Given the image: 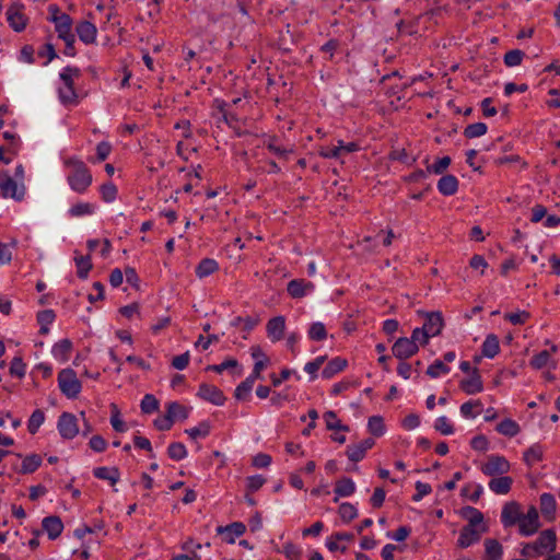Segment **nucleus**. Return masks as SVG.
Segmentation results:
<instances>
[{
    "label": "nucleus",
    "instance_id": "1",
    "mask_svg": "<svg viewBox=\"0 0 560 560\" xmlns=\"http://www.w3.org/2000/svg\"><path fill=\"white\" fill-rule=\"evenodd\" d=\"M65 165L69 170L67 174L69 187L77 194H84L93 182L92 174L88 166L78 158L67 159Z\"/></svg>",
    "mask_w": 560,
    "mask_h": 560
},
{
    "label": "nucleus",
    "instance_id": "2",
    "mask_svg": "<svg viewBox=\"0 0 560 560\" xmlns=\"http://www.w3.org/2000/svg\"><path fill=\"white\" fill-rule=\"evenodd\" d=\"M557 547V535L553 529H545L530 542L522 545L521 555L525 558H538L553 553Z\"/></svg>",
    "mask_w": 560,
    "mask_h": 560
},
{
    "label": "nucleus",
    "instance_id": "3",
    "mask_svg": "<svg viewBox=\"0 0 560 560\" xmlns=\"http://www.w3.org/2000/svg\"><path fill=\"white\" fill-rule=\"evenodd\" d=\"M80 77V69L70 66L63 68L59 73L58 96L63 105H74L78 103V93L74 84Z\"/></svg>",
    "mask_w": 560,
    "mask_h": 560
},
{
    "label": "nucleus",
    "instance_id": "4",
    "mask_svg": "<svg viewBox=\"0 0 560 560\" xmlns=\"http://www.w3.org/2000/svg\"><path fill=\"white\" fill-rule=\"evenodd\" d=\"M0 194L2 198H11L15 201H21L25 195V185L12 178L8 172H0Z\"/></svg>",
    "mask_w": 560,
    "mask_h": 560
},
{
    "label": "nucleus",
    "instance_id": "5",
    "mask_svg": "<svg viewBox=\"0 0 560 560\" xmlns=\"http://www.w3.org/2000/svg\"><path fill=\"white\" fill-rule=\"evenodd\" d=\"M58 386L61 393L68 398H77L82 385L77 373L72 369H63L58 374Z\"/></svg>",
    "mask_w": 560,
    "mask_h": 560
},
{
    "label": "nucleus",
    "instance_id": "6",
    "mask_svg": "<svg viewBox=\"0 0 560 560\" xmlns=\"http://www.w3.org/2000/svg\"><path fill=\"white\" fill-rule=\"evenodd\" d=\"M541 527L539 513L536 506L530 505L524 511L517 524L518 534L524 537H529L536 534Z\"/></svg>",
    "mask_w": 560,
    "mask_h": 560
},
{
    "label": "nucleus",
    "instance_id": "7",
    "mask_svg": "<svg viewBox=\"0 0 560 560\" xmlns=\"http://www.w3.org/2000/svg\"><path fill=\"white\" fill-rule=\"evenodd\" d=\"M25 7L23 3L16 1L9 5L7 10V21L10 27L20 33L25 30L28 19L24 13Z\"/></svg>",
    "mask_w": 560,
    "mask_h": 560
},
{
    "label": "nucleus",
    "instance_id": "8",
    "mask_svg": "<svg viewBox=\"0 0 560 560\" xmlns=\"http://www.w3.org/2000/svg\"><path fill=\"white\" fill-rule=\"evenodd\" d=\"M524 510L516 501H509L501 510V523L504 528L517 526Z\"/></svg>",
    "mask_w": 560,
    "mask_h": 560
},
{
    "label": "nucleus",
    "instance_id": "9",
    "mask_svg": "<svg viewBox=\"0 0 560 560\" xmlns=\"http://www.w3.org/2000/svg\"><path fill=\"white\" fill-rule=\"evenodd\" d=\"M511 468L505 457L500 455H490L487 462L482 464L481 471L487 476H501L506 474Z\"/></svg>",
    "mask_w": 560,
    "mask_h": 560
},
{
    "label": "nucleus",
    "instance_id": "10",
    "mask_svg": "<svg viewBox=\"0 0 560 560\" xmlns=\"http://www.w3.org/2000/svg\"><path fill=\"white\" fill-rule=\"evenodd\" d=\"M57 429L63 439H74L79 434L77 417L69 412L61 413L57 422Z\"/></svg>",
    "mask_w": 560,
    "mask_h": 560
},
{
    "label": "nucleus",
    "instance_id": "11",
    "mask_svg": "<svg viewBox=\"0 0 560 560\" xmlns=\"http://www.w3.org/2000/svg\"><path fill=\"white\" fill-rule=\"evenodd\" d=\"M488 530V527H472L466 525L459 534L457 546L460 548H468L471 545L478 542L482 536Z\"/></svg>",
    "mask_w": 560,
    "mask_h": 560
},
{
    "label": "nucleus",
    "instance_id": "12",
    "mask_svg": "<svg viewBox=\"0 0 560 560\" xmlns=\"http://www.w3.org/2000/svg\"><path fill=\"white\" fill-rule=\"evenodd\" d=\"M418 345H415V342L409 340V338L397 339L392 348L393 354L399 360H406L412 357L418 352Z\"/></svg>",
    "mask_w": 560,
    "mask_h": 560
},
{
    "label": "nucleus",
    "instance_id": "13",
    "mask_svg": "<svg viewBox=\"0 0 560 560\" xmlns=\"http://www.w3.org/2000/svg\"><path fill=\"white\" fill-rule=\"evenodd\" d=\"M197 396L217 406H222L225 401L223 393L214 385L201 384Z\"/></svg>",
    "mask_w": 560,
    "mask_h": 560
},
{
    "label": "nucleus",
    "instance_id": "14",
    "mask_svg": "<svg viewBox=\"0 0 560 560\" xmlns=\"http://www.w3.org/2000/svg\"><path fill=\"white\" fill-rule=\"evenodd\" d=\"M425 322L422 326L429 338L438 336L444 326L443 317L440 312L423 313Z\"/></svg>",
    "mask_w": 560,
    "mask_h": 560
},
{
    "label": "nucleus",
    "instance_id": "15",
    "mask_svg": "<svg viewBox=\"0 0 560 560\" xmlns=\"http://www.w3.org/2000/svg\"><path fill=\"white\" fill-rule=\"evenodd\" d=\"M267 336L272 342L281 340L285 331L284 316H276L270 318L266 325Z\"/></svg>",
    "mask_w": 560,
    "mask_h": 560
},
{
    "label": "nucleus",
    "instance_id": "16",
    "mask_svg": "<svg viewBox=\"0 0 560 560\" xmlns=\"http://www.w3.org/2000/svg\"><path fill=\"white\" fill-rule=\"evenodd\" d=\"M50 21L55 24L56 32L59 38L73 36L72 33V19L66 14L54 15Z\"/></svg>",
    "mask_w": 560,
    "mask_h": 560
},
{
    "label": "nucleus",
    "instance_id": "17",
    "mask_svg": "<svg viewBox=\"0 0 560 560\" xmlns=\"http://www.w3.org/2000/svg\"><path fill=\"white\" fill-rule=\"evenodd\" d=\"M75 32L81 42L86 45L94 44L96 40L97 28L89 21H81L77 24Z\"/></svg>",
    "mask_w": 560,
    "mask_h": 560
},
{
    "label": "nucleus",
    "instance_id": "18",
    "mask_svg": "<svg viewBox=\"0 0 560 560\" xmlns=\"http://www.w3.org/2000/svg\"><path fill=\"white\" fill-rule=\"evenodd\" d=\"M288 293L295 299L303 298L314 290V284L304 279H294L288 283Z\"/></svg>",
    "mask_w": 560,
    "mask_h": 560
},
{
    "label": "nucleus",
    "instance_id": "19",
    "mask_svg": "<svg viewBox=\"0 0 560 560\" xmlns=\"http://www.w3.org/2000/svg\"><path fill=\"white\" fill-rule=\"evenodd\" d=\"M373 445H374L373 439H370V438L365 439L362 442H360L359 444L348 446L347 455L350 460L359 462L364 458L366 451L372 448Z\"/></svg>",
    "mask_w": 560,
    "mask_h": 560
},
{
    "label": "nucleus",
    "instance_id": "20",
    "mask_svg": "<svg viewBox=\"0 0 560 560\" xmlns=\"http://www.w3.org/2000/svg\"><path fill=\"white\" fill-rule=\"evenodd\" d=\"M43 528L50 539H56L61 535L63 524L58 516H48L43 520Z\"/></svg>",
    "mask_w": 560,
    "mask_h": 560
},
{
    "label": "nucleus",
    "instance_id": "21",
    "mask_svg": "<svg viewBox=\"0 0 560 560\" xmlns=\"http://www.w3.org/2000/svg\"><path fill=\"white\" fill-rule=\"evenodd\" d=\"M513 479L509 476L494 477L489 481V489L495 494H506L510 492Z\"/></svg>",
    "mask_w": 560,
    "mask_h": 560
},
{
    "label": "nucleus",
    "instance_id": "22",
    "mask_svg": "<svg viewBox=\"0 0 560 560\" xmlns=\"http://www.w3.org/2000/svg\"><path fill=\"white\" fill-rule=\"evenodd\" d=\"M96 205L92 202H85L80 201L74 205H72L69 210L68 214L71 218H82V217H90L93 215L96 211Z\"/></svg>",
    "mask_w": 560,
    "mask_h": 560
},
{
    "label": "nucleus",
    "instance_id": "23",
    "mask_svg": "<svg viewBox=\"0 0 560 560\" xmlns=\"http://www.w3.org/2000/svg\"><path fill=\"white\" fill-rule=\"evenodd\" d=\"M72 350V342L69 339H61L52 347L51 353L60 363L69 360Z\"/></svg>",
    "mask_w": 560,
    "mask_h": 560
},
{
    "label": "nucleus",
    "instance_id": "24",
    "mask_svg": "<svg viewBox=\"0 0 560 560\" xmlns=\"http://www.w3.org/2000/svg\"><path fill=\"white\" fill-rule=\"evenodd\" d=\"M460 387L468 395L480 393L483 389L481 377L476 369L469 378L460 382Z\"/></svg>",
    "mask_w": 560,
    "mask_h": 560
},
{
    "label": "nucleus",
    "instance_id": "25",
    "mask_svg": "<svg viewBox=\"0 0 560 560\" xmlns=\"http://www.w3.org/2000/svg\"><path fill=\"white\" fill-rule=\"evenodd\" d=\"M438 189L444 196H452L458 189V180L454 175H444L438 182Z\"/></svg>",
    "mask_w": 560,
    "mask_h": 560
},
{
    "label": "nucleus",
    "instance_id": "26",
    "mask_svg": "<svg viewBox=\"0 0 560 560\" xmlns=\"http://www.w3.org/2000/svg\"><path fill=\"white\" fill-rule=\"evenodd\" d=\"M503 548L495 539L485 540V556L482 560H502Z\"/></svg>",
    "mask_w": 560,
    "mask_h": 560
},
{
    "label": "nucleus",
    "instance_id": "27",
    "mask_svg": "<svg viewBox=\"0 0 560 560\" xmlns=\"http://www.w3.org/2000/svg\"><path fill=\"white\" fill-rule=\"evenodd\" d=\"M347 366V360L342 358L331 359L322 371V376L326 380L331 378Z\"/></svg>",
    "mask_w": 560,
    "mask_h": 560
},
{
    "label": "nucleus",
    "instance_id": "28",
    "mask_svg": "<svg viewBox=\"0 0 560 560\" xmlns=\"http://www.w3.org/2000/svg\"><path fill=\"white\" fill-rule=\"evenodd\" d=\"M334 491H335V493L337 495L335 498V502H337L338 498H340V497H349L352 493H354V491H355V483L350 478H347V477L341 478V479H339L336 482Z\"/></svg>",
    "mask_w": 560,
    "mask_h": 560
},
{
    "label": "nucleus",
    "instance_id": "29",
    "mask_svg": "<svg viewBox=\"0 0 560 560\" xmlns=\"http://www.w3.org/2000/svg\"><path fill=\"white\" fill-rule=\"evenodd\" d=\"M459 410H460V415L464 418L475 419L477 416H479L482 412L483 406L479 399L468 400L460 406Z\"/></svg>",
    "mask_w": 560,
    "mask_h": 560
},
{
    "label": "nucleus",
    "instance_id": "30",
    "mask_svg": "<svg viewBox=\"0 0 560 560\" xmlns=\"http://www.w3.org/2000/svg\"><path fill=\"white\" fill-rule=\"evenodd\" d=\"M539 501L541 513L550 520L555 518V513L557 509L555 497L550 493H542L539 498Z\"/></svg>",
    "mask_w": 560,
    "mask_h": 560
},
{
    "label": "nucleus",
    "instance_id": "31",
    "mask_svg": "<svg viewBox=\"0 0 560 560\" xmlns=\"http://www.w3.org/2000/svg\"><path fill=\"white\" fill-rule=\"evenodd\" d=\"M96 478L107 480L110 485H116L120 478L118 468L116 467H97L93 470Z\"/></svg>",
    "mask_w": 560,
    "mask_h": 560
},
{
    "label": "nucleus",
    "instance_id": "32",
    "mask_svg": "<svg viewBox=\"0 0 560 560\" xmlns=\"http://www.w3.org/2000/svg\"><path fill=\"white\" fill-rule=\"evenodd\" d=\"M529 364L535 370H540L548 365H550L552 369L556 368V363L551 360V352H549L548 350H544L535 354L532 358Z\"/></svg>",
    "mask_w": 560,
    "mask_h": 560
},
{
    "label": "nucleus",
    "instance_id": "33",
    "mask_svg": "<svg viewBox=\"0 0 560 560\" xmlns=\"http://www.w3.org/2000/svg\"><path fill=\"white\" fill-rule=\"evenodd\" d=\"M500 350L499 339L495 335H488L482 343V354L486 358H494Z\"/></svg>",
    "mask_w": 560,
    "mask_h": 560
},
{
    "label": "nucleus",
    "instance_id": "34",
    "mask_svg": "<svg viewBox=\"0 0 560 560\" xmlns=\"http://www.w3.org/2000/svg\"><path fill=\"white\" fill-rule=\"evenodd\" d=\"M218 269L219 265L214 259L205 258L196 267V275L198 278L202 279L212 275Z\"/></svg>",
    "mask_w": 560,
    "mask_h": 560
},
{
    "label": "nucleus",
    "instance_id": "35",
    "mask_svg": "<svg viewBox=\"0 0 560 560\" xmlns=\"http://www.w3.org/2000/svg\"><path fill=\"white\" fill-rule=\"evenodd\" d=\"M166 413L174 422L175 420H185L188 417L189 410L185 406L172 401L167 404Z\"/></svg>",
    "mask_w": 560,
    "mask_h": 560
},
{
    "label": "nucleus",
    "instance_id": "36",
    "mask_svg": "<svg viewBox=\"0 0 560 560\" xmlns=\"http://www.w3.org/2000/svg\"><path fill=\"white\" fill-rule=\"evenodd\" d=\"M520 430L521 429H520V425L517 424V422L510 418L502 420L497 425V431L500 434L510 436V438L517 435L520 433Z\"/></svg>",
    "mask_w": 560,
    "mask_h": 560
},
{
    "label": "nucleus",
    "instance_id": "37",
    "mask_svg": "<svg viewBox=\"0 0 560 560\" xmlns=\"http://www.w3.org/2000/svg\"><path fill=\"white\" fill-rule=\"evenodd\" d=\"M544 448L539 444H534L524 452V462L528 466H534L542 459Z\"/></svg>",
    "mask_w": 560,
    "mask_h": 560
},
{
    "label": "nucleus",
    "instance_id": "38",
    "mask_svg": "<svg viewBox=\"0 0 560 560\" xmlns=\"http://www.w3.org/2000/svg\"><path fill=\"white\" fill-rule=\"evenodd\" d=\"M219 530L226 535L225 539L228 542H234L235 538L241 537L245 533V525L242 523H233Z\"/></svg>",
    "mask_w": 560,
    "mask_h": 560
},
{
    "label": "nucleus",
    "instance_id": "39",
    "mask_svg": "<svg viewBox=\"0 0 560 560\" xmlns=\"http://www.w3.org/2000/svg\"><path fill=\"white\" fill-rule=\"evenodd\" d=\"M307 336L313 341H323L327 338V330L322 322L313 323L308 330Z\"/></svg>",
    "mask_w": 560,
    "mask_h": 560
},
{
    "label": "nucleus",
    "instance_id": "40",
    "mask_svg": "<svg viewBox=\"0 0 560 560\" xmlns=\"http://www.w3.org/2000/svg\"><path fill=\"white\" fill-rule=\"evenodd\" d=\"M42 464V457L37 454H32L26 456L21 466L22 474H32Z\"/></svg>",
    "mask_w": 560,
    "mask_h": 560
},
{
    "label": "nucleus",
    "instance_id": "41",
    "mask_svg": "<svg viewBox=\"0 0 560 560\" xmlns=\"http://www.w3.org/2000/svg\"><path fill=\"white\" fill-rule=\"evenodd\" d=\"M323 418L328 430H349L347 425L341 424L340 420L338 419L337 415L334 411H326Z\"/></svg>",
    "mask_w": 560,
    "mask_h": 560
},
{
    "label": "nucleus",
    "instance_id": "42",
    "mask_svg": "<svg viewBox=\"0 0 560 560\" xmlns=\"http://www.w3.org/2000/svg\"><path fill=\"white\" fill-rule=\"evenodd\" d=\"M45 415L40 409H36L31 415L28 422H27V429L31 434H35L40 425L44 423Z\"/></svg>",
    "mask_w": 560,
    "mask_h": 560
},
{
    "label": "nucleus",
    "instance_id": "43",
    "mask_svg": "<svg viewBox=\"0 0 560 560\" xmlns=\"http://www.w3.org/2000/svg\"><path fill=\"white\" fill-rule=\"evenodd\" d=\"M450 368L441 360H435L431 365L427 369V374L432 377L436 378L441 375H445L450 373Z\"/></svg>",
    "mask_w": 560,
    "mask_h": 560
},
{
    "label": "nucleus",
    "instance_id": "44",
    "mask_svg": "<svg viewBox=\"0 0 560 560\" xmlns=\"http://www.w3.org/2000/svg\"><path fill=\"white\" fill-rule=\"evenodd\" d=\"M488 130V127L483 122H475L471 125H468L464 130V136L468 139L481 137L486 135Z\"/></svg>",
    "mask_w": 560,
    "mask_h": 560
},
{
    "label": "nucleus",
    "instance_id": "45",
    "mask_svg": "<svg viewBox=\"0 0 560 560\" xmlns=\"http://www.w3.org/2000/svg\"><path fill=\"white\" fill-rule=\"evenodd\" d=\"M167 454L174 460H182L187 456V450L183 443L174 442L168 445Z\"/></svg>",
    "mask_w": 560,
    "mask_h": 560
},
{
    "label": "nucleus",
    "instance_id": "46",
    "mask_svg": "<svg viewBox=\"0 0 560 560\" xmlns=\"http://www.w3.org/2000/svg\"><path fill=\"white\" fill-rule=\"evenodd\" d=\"M318 155L324 159H335L341 162L338 142L336 144L320 145L318 148Z\"/></svg>",
    "mask_w": 560,
    "mask_h": 560
},
{
    "label": "nucleus",
    "instance_id": "47",
    "mask_svg": "<svg viewBox=\"0 0 560 560\" xmlns=\"http://www.w3.org/2000/svg\"><path fill=\"white\" fill-rule=\"evenodd\" d=\"M74 261L78 268V276L82 279H85L92 268L90 256H77Z\"/></svg>",
    "mask_w": 560,
    "mask_h": 560
},
{
    "label": "nucleus",
    "instance_id": "48",
    "mask_svg": "<svg viewBox=\"0 0 560 560\" xmlns=\"http://www.w3.org/2000/svg\"><path fill=\"white\" fill-rule=\"evenodd\" d=\"M266 145L270 152L280 159H288V155L293 152V148H284L277 144V140L275 138H270Z\"/></svg>",
    "mask_w": 560,
    "mask_h": 560
},
{
    "label": "nucleus",
    "instance_id": "49",
    "mask_svg": "<svg viewBox=\"0 0 560 560\" xmlns=\"http://www.w3.org/2000/svg\"><path fill=\"white\" fill-rule=\"evenodd\" d=\"M339 515L343 522H350L358 516L357 508L348 502L341 503L339 505Z\"/></svg>",
    "mask_w": 560,
    "mask_h": 560
},
{
    "label": "nucleus",
    "instance_id": "50",
    "mask_svg": "<svg viewBox=\"0 0 560 560\" xmlns=\"http://www.w3.org/2000/svg\"><path fill=\"white\" fill-rule=\"evenodd\" d=\"M434 429L443 435H451L454 433V427L446 416L436 418Z\"/></svg>",
    "mask_w": 560,
    "mask_h": 560
},
{
    "label": "nucleus",
    "instance_id": "51",
    "mask_svg": "<svg viewBox=\"0 0 560 560\" xmlns=\"http://www.w3.org/2000/svg\"><path fill=\"white\" fill-rule=\"evenodd\" d=\"M467 517H468V526L472 527H487V525L483 522V515L482 513L475 509V508H468L467 509Z\"/></svg>",
    "mask_w": 560,
    "mask_h": 560
},
{
    "label": "nucleus",
    "instance_id": "52",
    "mask_svg": "<svg viewBox=\"0 0 560 560\" xmlns=\"http://www.w3.org/2000/svg\"><path fill=\"white\" fill-rule=\"evenodd\" d=\"M110 424L116 432L127 431V425L120 417V412L116 405H112Z\"/></svg>",
    "mask_w": 560,
    "mask_h": 560
},
{
    "label": "nucleus",
    "instance_id": "53",
    "mask_svg": "<svg viewBox=\"0 0 560 560\" xmlns=\"http://www.w3.org/2000/svg\"><path fill=\"white\" fill-rule=\"evenodd\" d=\"M185 433L192 440L206 438L210 433V425L207 422H201L198 427L185 430Z\"/></svg>",
    "mask_w": 560,
    "mask_h": 560
},
{
    "label": "nucleus",
    "instance_id": "54",
    "mask_svg": "<svg viewBox=\"0 0 560 560\" xmlns=\"http://www.w3.org/2000/svg\"><path fill=\"white\" fill-rule=\"evenodd\" d=\"M369 431L376 436H381L385 432L383 419L381 417L373 416L368 422Z\"/></svg>",
    "mask_w": 560,
    "mask_h": 560
},
{
    "label": "nucleus",
    "instance_id": "55",
    "mask_svg": "<svg viewBox=\"0 0 560 560\" xmlns=\"http://www.w3.org/2000/svg\"><path fill=\"white\" fill-rule=\"evenodd\" d=\"M524 58V52L520 49H513L504 55V63L508 67H516L521 65Z\"/></svg>",
    "mask_w": 560,
    "mask_h": 560
},
{
    "label": "nucleus",
    "instance_id": "56",
    "mask_svg": "<svg viewBox=\"0 0 560 560\" xmlns=\"http://www.w3.org/2000/svg\"><path fill=\"white\" fill-rule=\"evenodd\" d=\"M141 410L144 413H152L159 408V400L151 394H147L141 400Z\"/></svg>",
    "mask_w": 560,
    "mask_h": 560
},
{
    "label": "nucleus",
    "instance_id": "57",
    "mask_svg": "<svg viewBox=\"0 0 560 560\" xmlns=\"http://www.w3.org/2000/svg\"><path fill=\"white\" fill-rule=\"evenodd\" d=\"M530 317L529 313L526 311H517L514 313H506L504 318L509 320L513 325H523Z\"/></svg>",
    "mask_w": 560,
    "mask_h": 560
},
{
    "label": "nucleus",
    "instance_id": "58",
    "mask_svg": "<svg viewBox=\"0 0 560 560\" xmlns=\"http://www.w3.org/2000/svg\"><path fill=\"white\" fill-rule=\"evenodd\" d=\"M102 198L105 202H113L117 196V188L112 183L103 184L100 188Z\"/></svg>",
    "mask_w": 560,
    "mask_h": 560
},
{
    "label": "nucleus",
    "instance_id": "59",
    "mask_svg": "<svg viewBox=\"0 0 560 560\" xmlns=\"http://www.w3.org/2000/svg\"><path fill=\"white\" fill-rule=\"evenodd\" d=\"M451 164V159L448 156H443L439 159L435 163L429 165L427 171L429 173L442 174Z\"/></svg>",
    "mask_w": 560,
    "mask_h": 560
},
{
    "label": "nucleus",
    "instance_id": "60",
    "mask_svg": "<svg viewBox=\"0 0 560 560\" xmlns=\"http://www.w3.org/2000/svg\"><path fill=\"white\" fill-rule=\"evenodd\" d=\"M26 372V366L23 360L19 357L13 358L10 365V374L18 377H23Z\"/></svg>",
    "mask_w": 560,
    "mask_h": 560
},
{
    "label": "nucleus",
    "instance_id": "61",
    "mask_svg": "<svg viewBox=\"0 0 560 560\" xmlns=\"http://www.w3.org/2000/svg\"><path fill=\"white\" fill-rule=\"evenodd\" d=\"M253 384H250V381H243L237 385L235 388V398L238 400H244L248 397L249 393L253 389Z\"/></svg>",
    "mask_w": 560,
    "mask_h": 560
},
{
    "label": "nucleus",
    "instance_id": "62",
    "mask_svg": "<svg viewBox=\"0 0 560 560\" xmlns=\"http://www.w3.org/2000/svg\"><path fill=\"white\" fill-rule=\"evenodd\" d=\"M189 360H190V354L188 351H186L185 353H182V354L173 358L172 366L176 370L182 371L188 366Z\"/></svg>",
    "mask_w": 560,
    "mask_h": 560
},
{
    "label": "nucleus",
    "instance_id": "63",
    "mask_svg": "<svg viewBox=\"0 0 560 560\" xmlns=\"http://www.w3.org/2000/svg\"><path fill=\"white\" fill-rule=\"evenodd\" d=\"M283 553L289 560H299L301 558L302 551L298 546L288 542L283 546Z\"/></svg>",
    "mask_w": 560,
    "mask_h": 560
},
{
    "label": "nucleus",
    "instance_id": "64",
    "mask_svg": "<svg viewBox=\"0 0 560 560\" xmlns=\"http://www.w3.org/2000/svg\"><path fill=\"white\" fill-rule=\"evenodd\" d=\"M89 445L94 452L102 453L106 450L107 442L101 435H93Z\"/></svg>",
    "mask_w": 560,
    "mask_h": 560
}]
</instances>
